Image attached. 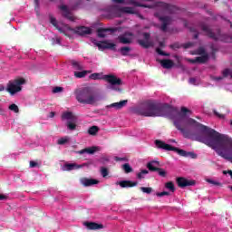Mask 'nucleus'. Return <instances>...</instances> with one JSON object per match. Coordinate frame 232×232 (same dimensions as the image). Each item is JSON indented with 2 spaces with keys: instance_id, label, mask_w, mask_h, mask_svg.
Returning <instances> with one entry per match:
<instances>
[{
  "instance_id": "obj_19",
  "label": "nucleus",
  "mask_w": 232,
  "mask_h": 232,
  "mask_svg": "<svg viewBox=\"0 0 232 232\" xmlns=\"http://www.w3.org/2000/svg\"><path fill=\"white\" fill-rule=\"evenodd\" d=\"M117 12H118V17H119V12H121V14H130L131 15L137 14V12L135 11V8L129 7V6L118 7Z\"/></svg>"
},
{
  "instance_id": "obj_34",
  "label": "nucleus",
  "mask_w": 232,
  "mask_h": 232,
  "mask_svg": "<svg viewBox=\"0 0 232 232\" xmlns=\"http://www.w3.org/2000/svg\"><path fill=\"white\" fill-rule=\"evenodd\" d=\"M150 169L157 171L158 175H160V177H166V175H168V173L166 172V170H164L163 169L158 168V169H153L150 167Z\"/></svg>"
},
{
  "instance_id": "obj_52",
  "label": "nucleus",
  "mask_w": 232,
  "mask_h": 232,
  "mask_svg": "<svg viewBox=\"0 0 232 232\" xmlns=\"http://www.w3.org/2000/svg\"><path fill=\"white\" fill-rule=\"evenodd\" d=\"M37 166H39V164L34 160L30 161V168H37Z\"/></svg>"
},
{
  "instance_id": "obj_6",
  "label": "nucleus",
  "mask_w": 232,
  "mask_h": 232,
  "mask_svg": "<svg viewBox=\"0 0 232 232\" xmlns=\"http://www.w3.org/2000/svg\"><path fill=\"white\" fill-rule=\"evenodd\" d=\"M155 17H157L159 19V21H160L161 26H160V30L162 32H168V26H169L170 23H171V17L169 16H162L160 15L159 13L154 14Z\"/></svg>"
},
{
  "instance_id": "obj_40",
  "label": "nucleus",
  "mask_w": 232,
  "mask_h": 232,
  "mask_svg": "<svg viewBox=\"0 0 232 232\" xmlns=\"http://www.w3.org/2000/svg\"><path fill=\"white\" fill-rule=\"evenodd\" d=\"M140 191H142V193H147V195H150L151 191H153V188L151 187H141Z\"/></svg>"
},
{
  "instance_id": "obj_47",
  "label": "nucleus",
  "mask_w": 232,
  "mask_h": 232,
  "mask_svg": "<svg viewBox=\"0 0 232 232\" xmlns=\"http://www.w3.org/2000/svg\"><path fill=\"white\" fill-rule=\"evenodd\" d=\"M169 192L168 191H163V192H157L156 196L157 197H169Z\"/></svg>"
},
{
  "instance_id": "obj_12",
  "label": "nucleus",
  "mask_w": 232,
  "mask_h": 232,
  "mask_svg": "<svg viewBox=\"0 0 232 232\" xmlns=\"http://www.w3.org/2000/svg\"><path fill=\"white\" fill-rule=\"evenodd\" d=\"M59 8L62 11L63 17L72 22L75 21V16L72 14V11H70L67 5H60Z\"/></svg>"
},
{
  "instance_id": "obj_23",
  "label": "nucleus",
  "mask_w": 232,
  "mask_h": 232,
  "mask_svg": "<svg viewBox=\"0 0 232 232\" xmlns=\"http://www.w3.org/2000/svg\"><path fill=\"white\" fill-rule=\"evenodd\" d=\"M209 59L208 54H203L201 56L196 57V59L191 60V63H199L200 64H204L208 63V60Z\"/></svg>"
},
{
  "instance_id": "obj_55",
  "label": "nucleus",
  "mask_w": 232,
  "mask_h": 232,
  "mask_svg": "<svg viewBox=\"0 0 232 232\" xmlns=\"http://www.w3.org/2000/svg\"><path fill=\"white\" fill-rule=\"evenodd\" d=\"M223 174L224 175H227L228 174L230 176V178L232 179V170H224Z\"/></svg>"
},
{
  "instance_id": "obj_42",
  "label": "nucleus",
  "mask_w": 232,
  "mask_h": 232,
  "mask_svg": "<svg viewBox=\"0 0 232 232\" xmlns=\"http://www.w3.org/2000/svg\"><path fill=\"white\" fill-rule=\"evenodd\" d=\"M156 52H157V53H159V55H162L163 57H169V53H165L160 48H157Z\"/></svg>"
},
{
  "instance_id": "obj_45",
  "label": "nucleus",
  "mask_w": 232,
  "mask_h": 232,
  "mask_svg": "<svg viewBox=\"0 0 232 232\" xmlns=\"http://www.w3.org/2000/svg\"><path fill=\"white\" fill-rule=\"evenodd\" d=\"M197 53L198 55H206L208 54L206 53V49L204 47H199L198 50H197Z\"/></svg>"
},
{
  "instance_id": "obj_61",
  "label": "nucleus",
  "mask_w": 232,
  "mask_h": 232,
  "mask_svg": "<svg viewBox=\"0 0 232 232\" xmlns=\"http://www.w3.org/2000/svg\"><path fill=\"white\" fill-rule=\"evenodd\" d=\"M122 84V80L121 78H117V86H121Z\"/></svg>"
},
{
  "instance_id": "obj_24",
  "label": "nucleus",
  "mask_w": 232,
  "mask_h": 232,
  "mask_svg": "<svg viewBox=\"0 0 232 232\" xmlns=\"http://www.w3.org/2000/svg\"><path fill=\"white\" fill-rule=\"evenodd\" d=\"M129 5H132L133 6H138L140 8H153L152 5H146V4H140L138 1L135 0H130Z\"/></svg>"
},
{
  "instance_id": "obj_9",
  "label": "nucleus",
  "mask_w": 232,
  "mask_h": 232,
  "mask_svg": "<svg viewBox=\"0 0 232 232\" xmlns=\"http://www.w3.org/2000/svg\"><path fill=\"white\" fill-rule=\"evenodd\" d=\"M117 31V28H102L100 27L97 29V35L101 39H104V37L111 35V34H113Z\"/></svg>"
},
{
  "instance_id": "obj_56",
  "label": "nucleus",
  "mask_w": 232,
  "mask_h": 232,
  "mask_svg": "<svg viewBox=\"0 0 232 232\" xmlns=\"http://www.w3.org/2000/svg\"><path fill=\"white\" fill-rule=\"evenodd\" d=\"M34 5H35L34 9L37 12V10H39V0H34Z\"/></svg>"
},
{
  "instance_id": "obj_18",
  "label": "nucleus",
  "mask_w": 232,
  "mask_h": 232,
  "mask_svg": "<svg viewBox=\"0 0 232 232\" xmlns=\"http://www.w3.org/2000/svg\"><path fill=\"white\" fill-rule=\"evenodd\" d=\"M83 226H86L87 229L90 230H97V229H104V225L102 224H99V223H95V222H84Z\"/></svg>"
},
{
  "instance_id": "obj_25",
  "label": "nucleus",
  "mask_w": 232,
  "mask_h": 232,
  "mask_svg": "<svg viewBox=\"0 0 232 232\" xmlns=\"http://www.w3.org/2000/svg\"><path fill=\"white\" fill-rule=\"evenodd\" d=\"M64 166L67 171H73V169H79L82 168V165H77V163H66Z\"/></svg>"
},
{
  "instance_id": "obj_27",
  "label": "nucleus",
  "mask_w": 232,
  "mask_h": 232,
  "mask_svg": "<svg viewBox=\"0 0 232 232\" xmlns=\"http://www.w3.org/2000/svg\"><path fill=\"white\" fill-rule=\"evenodd\" d=\"M50 23L51 24H53V26H54L56 30L60 32V34H64V30L59 27V25L57 24V19H55V17L50 16Z\"/></svg>"
},
{
  "instance_id": "obj_37",
  "label": "nucleus",
  "mask_w": 232,
  "mask_h": 232,
  "mask_svg": "<svg viewBox=\"0 0 232 232\" xmlns=\"http://www.w3.org/2000/svg\"><path fill=\"white\" fill-rule=\"evenodd\" d=\"M86 73H88V72H86V71H82V72H74V75H75L78 79H82V77H86Z\"/></svg>"
},
{
  "instance_id": "obj_46",
  "label": "nucleus",
  "mask_w": 232,
  "mask_h": 232,
  "mask_svg": "<svg viewBox=\"0 0 232 232\" xmlns=\"http://www.w3.org/2000/svg\"><path fill=\"white\" fill-rule=\"evenodd\" d=\"M207 182H208V184H212V186H222V183L213 179H207Z\"/></svg>"
},
{
  "instance_id": "obj_7",
  "label": "nucleus",
  "mask_w": 232,
  "mask_h": 232,
  "mask_svg": "<svg viewBox=\"0 0 232 232\" xmlns=\"http://www.w3.org/2000/svg\"><path fill=\"white\" fill-rule=\"evenodd\" d=\"M70 31L77 35H90L92 34V28L86 26H78L75 28H70Z\"/></svg>"
},
{
  "instance_id": "obj_60",
  "label": "nucleus",
  "mask_w": 232,
  "mask_h": 232,
  "mask_svg": "<svg viewBox=\"0 0 232 232\" xmlns=\"http://www.w3.org/2000/svg\"><path fill=\"white\" fill-rule=\"evenodd\" d=\"M107 108H117V102L111 103V105H108Z\"/></svg>"
},
{
  "instance_id": "obj_58",
  "label": "nucleus",
  "mask_w": 232,
  "mask_h": 232,
  "mask_svg": "<svg viewBox=\"0 0 232 232\" xmlns=\"http://www.w3.org/2000/svg\"><path fill=\"white\" fill-rule=\"evenodd\" d=\"M6 198H8V197L4 194H0V200H6Z\"/></svg>"
},
{
  "instance_id": "obj_15",
  "label": "nucleus",
  "mask_w": 232,
  "mask_h": 232,
  "mask_svg": "<svg viewBox=\"0 0 232 232\" xmlns=\"http://www.w3.org/2000/svg\"><path fill=\"white\" fill-rule=\"evenodd\" d=\"M177 184L179 188H187V186H195V180H189L180 177L177 179Z\"/></svg>"
},
{
  "instance_id": "obj_8",
  "label": "nucleus",
  "mask_w": 232,
  "mask_h": 232,
  "mask_svg": "<svg viewBox=\"0 0 232 232\" xmlns=\"http://www.w3.org/2000/svg\"><path fill=\"white\" fill-rule=\"evenodd\" d=\"M118 41L121 43V44H131L133 43V33L127 32L118 36Z\"/></svg>"
},
{
  "instance_id": "obj_49",
  "label": "nucleus",
  "mask_w": 232,
  "mask_h": 232,
  "mask_svg": "<svg viewBox=\"0 0 232 232\" xmlns=\"http://www.w3.org/2000/svg\"><path fill=\"white\" fill-rule=\"evenodd\" d=\"M213 112H214V115H216V117H218V119H226V115L218 113V111L214 110Z\"/></svg>"
},
{
  "instance_id": "obj_29",
  "label": "nucleus",
  "mask_w": 232,
  "mask_h": 232,
  "mask_svg": "<svg viewBox=\"0 0 232 232\" xmlns=\"http://www.w3.org/2000/svg\"><path fill=\"white\" fill-rule=\"evenodd\" d=\"M84 0H76L74 5L71 7L72 10H78V8H83L84 6Z\"/></svg>"
},
{
  "instance_id": "obj_44",
  "label": "nucleus",
  "mask_w": 232,
  "mask_h": 232,
  "mask_svg": "<svg viewBox=\"0 0 232 232\" xmlns=\"http://www.w3.org/2000/svg\"><path fill=\"white\" fill-rule=\"evenodd\" d=\"M170 48L171 50H179V48H182V44L180 45L179 43H174L170 44Z\"/></svg>"
},
{
  "instance_id": "obj_5",
  "label": "nucleus",
  "mask_w": 232,
  "mask_h": 232,
  "mask_svg": "<svg viewBox=\"0 0 232 232\" xmlns=\"http://www.w3.org/2000/svg\"><path fill=\"white\" fill-rule=\"evenodd\" d=\"M62 119L68 121L66 124L68 130H70L71 131H74V130H77V116L73 115V112H63L62 114Z\"/></svg>"
},
{
  "instance_id": "obj_39",
  "label": "nucleus",
  "mask_w": 232,
  "mask_h": 232,
  "mask_svg": "<svg viewBox=\"0 0 232 232\" xmlns=\"http://www.w3.org/2000/svg\"><path fill=\"white\" fill-rule=\"evenodd\" d=\"M126 104H128V100H123V101L117 102V110H121V109L124 108V106H126Z\"/></svg>"
},
{
  "instance_id": "obj_28",
  "label": "nucleus",
  "mask_w": 232,
  "mask_h": 232,
  "mask_svg": "<svg viewBox=\"0 0 232 232\" xmlns=\"http://www.w3.org/2000/svg\"><path fill=\"white\" fill-rule=\"evenodd\" d=\"M119 52L121 55H123L124 57L130 55V52H131V47L130 46H123L119 49Z\"/></svg>"
},
{
  "instance_id": "obj_38",
  "label": "nucleus",
  "mask_w": 232,
  "mask_h": 232,
  "mask_svg": "<svg viewBox=\"0 0 232 232\" xmlns=\"http://www.w3.org/2000/svg\"><path fill=\"white\" fill-rule=\"evenodd\" d=\"M102 75H101V73L99 72H94L90 75V79H92L93 81H97V79H100L101 81H102Z\"/></svg>"
},
{
  "instance_id": "obj_41",
  "label": "nucleus",
  "mask_w": 232,
  "mask_h": 232,
  "mask_svg": "<svg viewBox=\"0 0 232 232\" xmlns=\"http://www.w3.org/2000/svg\"><path fill=\"white\" fill-rule=\"evenodd\" d=\"M9 110H11V111H14V113H19V107L15 103L11 104L9 106Z\"/></svg>"
},
{
  "instance_id": "obj_26",
  "label": "nucleus",
  "mask_w": 232,
  "mask_h": 232,
  "mask_svg": "<svg viewBox=\"0 0 232 232\" xmlns=\"http://www.w3.org/2000/svg\"><path fill=\"white\" fill-rule=\"evenodd\" d=\"M96 151L95 147H91V148H85L81 150H79L77 153L79 155H83V153H89V155H93V153Z\"/></svg>"
},
{
  "instance_id": "obj_36",
  "label": "nucleus",
  "mask_w": 232,
  "mask_h": 232,
  "mask_svg": "<svg viewBox=\"0 0 232 232\" xmlns=\"http://www.w3.org/2000/svg\"><path fill=\"white\" fill-rule=\"evenodd\" d=\"M70 140V139H68V137H63V138H60L58 140H57V144L59 146H64V144L68 143Z\"/></svg>"
},
{
  "instance_id": "obj_62",
  "label": "nucleus",
  "mask_w": 232,
  "mask_h": 232,
  "mask_svg": "<svg viewBox=\"0 0 232 232\" xmlns=\"http://www.w3.org/2000/svg\"><path fill=\"white\" fill-rule=\"evenodd\" d=\"M210 50L212 51V53H217V48H215V46L211 45Z\"/></svg>"
},
{
  "instance_id": "obj_48",
  "label": "nucleus",
  "mask_w": 232,
  "mask_h": 232,
  "mask_svg": "<svg viewBox=\"0 0 232 232\" xmlns=\"http://www.w3.org/2000/svg\"><path fill=\"white\" fill-rule=\"evenodd\" d=\"M230 74H231V70H229V69H225V70L222 72L223 77H229Z\"/></svg>"
},
{
  "instance_id": "obj_11",
  "label": "nucleus",
  "mask_w": 232,
  "mask_h": 232,
  "mask_svg": "<svg viewBox=\"0 0 232 232\" xmlns=\"http://www.w3.org/2000/svg\"><path fill=\"white\" fill-rule=\"evenodd\" d=\"M95 45L98 47L99 50H115V44L110 43L108 41L103 42H96Z\"/></svg>"
},
{
  "instance_id": "obj_17",
  "label": "nucleus",
  "mask_w": 232,
  "mask_h": 232,
  "mask_svg": "<svg viewBox=\"0 0 232 232\" xmlns=\"http://www.w3.org/2000/svg\"><path fill=\"white\" fill-rule=\"evenodd\" d=\"M102 81H105V82H108L111 86H116L117 84V77L115 75L111 74H105L102 76Z\"/></svg>"
},
{
  "instance_id": "obj_31",
  "label": "nucleus",
  "mask_w": 232,
  "mask_h": 232,
  "mask_svg": "<svg viewBox=\"0 0 232 232\" xmlns=\"http://www.w3.org/2000/svg\"><path fill=\"white\" fill-rule=\"evenodd\" d=\"M157 166H159V161H150L147 164V168H148L149 171H156V170L151 169V168L154 169H158L159 167H157Z\"/></svg>"
},
{
  "instance_id": "obj_64",
  "label": "nucleus",
  "mask_w": 232,
  "mask_h": 232,
  "mask_svg": "<svg viewBox=\"0 0 232 232\" xmlns=\"http://www.w3.org/2000/svg\"><path fill=\"white\" fill-rule=\"evenodd\" d=\"M189 81H190V82H191L192 84H195V81H196L195 78H190Z\"/></svg>"
},
{
  "instance_id": "obj_35",
  "label": "nucleus",
  "mask_w": 232,
  "mask_h": 232,
  "mask_svg": "<svg viewBox=\"0 0 232 232\" xmlns=\"http://www.w3.org/2000/svg\"><path fill=\"white\" fill-rule=\"evenodd\" d=\"M165 188L167 189H169L172 193H175V184H173V181H169L165 184Z\"/></svg>"
},
{
  "instance_id": "obj_33",
  "label": "nucleus",
  "mask_w": 232,
  "mask_h": 232,
  "mask_svg": "<svg viewBox=\"0 0 232 232\" xmlns=\"http://www.w3.org/2000/svg\"><path fill=\"white\" fill-rule=\"evenodd\" d=\"M71 63H72L73 70H78V71L82 70V65L81 63H79V62L72 60L71 62Z\"/></svg>"
},
{
  "instance_id": "obj_21",
  "label": "nucleus",
  "mask_w": 232,
  "mask_h": 232,
  "mask_svg": "<svg viewBox=\"0 0 232 232\" xmlns=\"http://www.w3.org/2000/svg\"><path fill=\"white\" fill-rule=\"evenodd\" d=\"M162 68H165L166 70H170V68L175 66V63L172 62L170 59H163L160 61Z\"/></svg>"
},
{
  "instance_id": "obj_20",
  "label": "nucleus",
  "mask_w": 232,
  "mask_h": 232,
  "mask_svg": "<svg viewBox=\"0 0 232 232\" xmlns=\"http://www.w3.org/2000/svg\"><path fill=\"white\" fill-rule=\"evenodd\" d=\"M118 184L119 186H121V188H135V186H137L139 182L131 180H122L120 181Z\"/></svg>"
},
{
  "instance_id": "obj_51",
  "label": "nucleus",
  "mask_w": 232,
  "mask_h": 232,
  "mask_svg": "<svg viewBox=\"0 0 232 232\" xmlns=\"http://www.w3.org/2000/svg\"><path fill=\"white\" fill-rule=\"evenodd\" d=\"M63 87H54L53 90V93H61L63 92Z\"/></svg>"
},
{
  "instance_id": "obj_14",
  "label": "nucleus",
  "mask_w": 232,
  "mask_h": 232,
  "mask_svg": "<svg viewBox=\"0 0 232 232\" xmlns=\"http://www.w3.org/2000/svg\"><path fill=\"white\" fill-rule=\"evenodd\" d=\"M142 35L144 40H138V44L140 46H142V48H150V46H151V43H150L151 34H150V33H143Z\"/></svg>"
},
{
  "instance_id": "obj_13",
  "label": "nucleus",
  "mask_w": 232,
  "mask_h": 232,
  "mask_svg": "<svg viewBox=\"0 0 232 232\" xmlns=\"http://www.w3.org/2000/svg\"><path fill=\"white\" fill-rule=\"evenodd\" d=\"M104 17L107 19H113V17H117V5H109L105 9Z\"/></svg>"
},
{
  "instance_id": "obj_1",
  "label": "nucleus",
  "mask_w": 232,
  "mask_h": 232,
  "mask_svg": "<svg viewBox=\"0 0 232 232\" xmlns=\"http://www.w3.org/2000/svg\"><path fill=\"white\" fill-rule=\"evenodd\" d=\"M134 113L142 117H167L171 120L178 115L174 120V126L185 139L202 142L215 150L219 157L232 162V139L226 134L219 133L215 129L203 125L193 118H186V113H191L188 108L181 107V112H179L175 107L168 103L148 101L135 108Z\"/></svg>"
},
{
  "instance_id": "obj_43",
  "label": "nucleus",
  "mask_w": 232,
  "mask_h": 232,
  "mask_svg": "<svg viewBox=\"0 0 232 232\" xmlns=\"http://www.w3.org/2000/svg\"><path fill=\"white\" fill-rule=\"evenodd\" d=\"M101 173H102V177L103 178L108 177V174H109L108 169H106L105 167H102Z\"/></svg>"
},
{
  "instance_id": "obj_63",
  "label": "nucleus",
  "mask_w": 232,
  "mask_h": 232,
  "mask_svg": "<svg viewBox=\"0 0 232 232\" xmlns=\"http://www.w3.org/2000/svg\"><path fill=\"white\" fill-rule=\"evenodd\" d=\"M117 92H118L119 93H124V89L120 88V87H117Z\"/></svg>"
},
{
  "instance_id": "obj_53",
  "label": "nucleus",
  "mask_w": 232,
  "mask_h": 232,
  "mask_svg": "<svg viewBox=\"0 0 232 232\" xmlns=\"http://www.w3.org/2000/svg\"><path fill=\"white\" fill-rule=\"evenodd\" d=\"M231 36L226 35L224 38V43H232Z\"/></svg>"
},
{
  "instance_id": "obj_2",
  "label": "nucleus",
  "mask_w": 232,
  "mask_h": 232,
  "mask_svg": "<svg viewBox=\"0 0 232 232\" xmlns=\"http://www.w3.org/2000/svg\"><path fill=\"white\" fill-rule=\"evenodd\" d=\"M154 142L156 147L160 150H165L166 151H175L180 157H190V159H197V154H195V152H188L182 149L173 147L160 140H156Z\"/></svg>"
},
{
  "instance_id": "obj_57",
  "label": "nucleus",
  "mask_w": 232,
  "mask_h": 232,
  "mask_svg": "<svg viewBox=\"0 0 232 232\" xmlns=\"http://www.w3.org/2000/svg\"><path fill=\"white\" fill-rule=\"evenodd\" d=\"M143 174L142 173H138L137 174V179H139L140 180H142V179H144V176H142Z\"/></svg>"
},
{
  "instance_id": "obj_50",
  "label": "nucleus",
  "mask_w": 232,
  "mask_h": 232,
  "mask_svg": "<svg viewBox=\"0 0 232 232\" xmlns=\"http://www.w3.org/2000/svg\"><path fill=\"white\" fill-rule=\"evenodd\" d=\"M191 46H193V43L191 42L182 44V48H185V50H188V48H191Z\"/></svg>"
},
{
  "instance_id": "obj_3",
  "label": "nucleus",
  "mask_w": 232,
  "mask_h": 232,
  "mask_svg": "<svg viewBox=\"0 0 232 232\" xmlns=\"http://www.w3.org/2000/svg\"><path fill=\"white\" fill-rule=\"evenodd\" d=\"M76 100L81 104H95V95L92 92V88L84 87L79 89L75 92Z\"/></svg>"
},
{
  "instance_id": "obj_10",
  "label": "nucleus",
  "mask_w": 232,
  "mask_h": 232,
  "mask_svg": "<svg viewBox=\"0 0 232 232\" xmlns=\"http://www.w3.org/2000/svg\"><path fill=\"white\" fill-rule=\"evenodd\" d=\"M158 6L163 8V10H166V12H168L169 14H177V12H179V7L164 2H159Z\"/></svg>"
},
{
  "instance_id": "obj_59",
  "label": "nucleus",
  "mask_w": 232,
  "mask_h": 232,
  "mask_svg": "<svg viewBox=\"0 0 232 232\" xmlns=\"http://www.w3.org/2000/svg\"><path fill=\"white\" fill-rule=\"evenodd\" d=\"M140 173H141L142 175H148L150 171L148 169H142Z\"/></svg>"
},
{
  "instance_id": "obj_54",
  "label": "nucleus",
  "mask_w": 232,
  "mask_h": 232,
  "mask_svg": "<svg viewBox=\"0 0 232 232\" xmlns=\"http://www.w3.org/2000/svg\"><path fill=\"white\" fill-rule=\"evenodd\" d=\"M117 161H122V162H128V159L126 157H123V158H121V157H118L117 158Z\"/></svg>"
},
{
  "instance_id": "obj_16",
  "label": "nucleus",
  "mask_w": 232,
  "mask_h": 232,
  "mask_svg": "<svg viewBox=\"0 0 232 232\" xmlns=\"http://www.w3.org/2000/svg\"><path fill=\"white\" fill-rule=\"evenodd\" d=\"M202 32H205V34H207L208 36L210 37V39H214L215 41H217V34H215V33H213V30H211V28H209V25L201 23L199 24Z\"/></svg>"
},
{
  "instance_id": "obj_22",
  "label": "nucleus",
  "mask_w": 232,
  "mask_h": 232,
  "mask_svg": "<svg viewBox=\"0 0 232 232\" xmlns=\"http://www.w3.org/2000/svg\"><path fill=\"white\" fill-rule=\"evenodd\" d=\"M99 180L93 179H88V178H83L81 179V183L85 186V188H88L90 186H94V184H97Z\"/></svg>"
},
{
  "instance_id": "obj_30",
  "label": "nucleus",
  "mask_w": 232,
  "mask_h": 232,
  "mask_svg": "<svg viewBox=\"0 0 232 232\" xmlns=\"http://www.w3.org/2000/svg\"><path fill=\"white\" fill-rule=\"evenodd\" d=\"M87 133H88L89 135H92V136L97 135V133H99V127H98V126H95V125L90 127V128L88 129V130H87Z\"/></svg>"
},
{
  "instance_id": "obj_32",
  "label": "nucleus",
  "mask_w": 232,
  "mask_h": 232,
  "mask_svg": "<svg viewBox=\"0 0 232 232\" xmlns=\"http://www.w3.org/2000/svg\"><path fill=\"white\" fill-rule=\"evenodd\" d=\"M121 169H123V171L125 173H132L133 172V168H131V166H130V163H125V164L121 165Z\"/></svg>"
},
{
  "instance_id": "obj_4",
  "label": "nucleus",
  "mask_w": 232,
  "mask_h": 232,
  "mask_svg": "<svg viewBox=\"0 0 232 232\" xmlns=\"http://www.w3.org/2000/svg\"><path fill=\"white\" fill-rule=\"evenodd\" d=\"M23 84H26V80L24 78H17L8 82L6 92H8L10 95H15V93L23 90V87H21Z\"/></svg>"
}]
</instances>
